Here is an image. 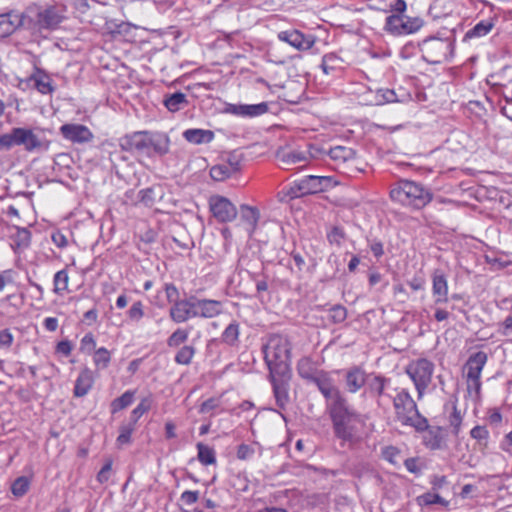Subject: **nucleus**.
<instances>
[{
  "label": "nucleus",
  "instance_id": "1",
  "mask_svg": "<svg viewBox=\"0 0 512 512\" xmlns=\"http://www.w3.org/2000/svg\"><path fill=\"white\" fill-rule=\"evenodd\" d=\"M327 411L335 437L342 443H355L359 439L360 428L364 425L362 415L349 404L348 399Z\"/></svg>",
  "mask_w": 512,
  "mask_h": 512
},
{
  "label": "nucleus",
  "instance_id": "2",
  "mask_svg": "<svg viewBox=\"0 0 512 512\" xmlns=\"http://www.w3.org/2000/svg\"><path fill=\"white\" fill-rule=\"evenodd\" d=\"M123 150L147 156H164L170 149V138L167 134L151 131H137L121 138Z\"/></svg>",
  "mask_w": 512,
  "mask_h": 512
},
{
  "label": "nucleus",
  "instance_id": "3",
  "mask_svg": "<svg viewBox=\"0 0 512 512\" xmlns=\"http://www.w3.org/2000/svg\"><path fill=\"white\" fill-rule=\"evenodd\" d=\"M262 350L270 374L281 378L287 377L291 362V342L288 336L271 334Z\"/></svg>",
  "mask_w": 512,
  "mask_h": 512
},
{
  "label": "nucleus",
  "instance_id": "4",
  "mask_svg": "<svg viewBox=\"0 0 512 512\" xmlns=\"http://www.w3.org/2000/svg\"><path fill=\"white\" fill-rule=\"evenodd\" d=\"M393 407L395 417L402 425L413 427L419 432L428 429L427 419L420 414L416 402L407 389L396 390V395L393 397Z\"/></svg>",
  "mask_w": 512,
  "mask_h": 512
},
{
  "label": "nucleus",
  "instance_id": "5",
  "mask_svg": "<svg viewBox=\"0 0 512 512\" xmlns=\"http://www.w3.org/2000/svg\"><path fill=\"white\" fill-rule=\"evenodd\" d=\"M390 197L401 205L421 209L431 202L433 195L429 188L418 182L401 180L391 189Z\"/></svg>",
  "mask_w": 512,
  "mask_h": 512
},
{
  "label": "nucleus",
  "instance_id": "6",
  "mask_svg": "<svg viewBox=\"0 0 512 512\" xmlns=\"http://www.w3.org/2000/svg\"><path fill=\"white\" fill-rule=\"evenodd\" d=\"M335 185L336 182L331 176L309 175L294 181L289 187L288 195L290 198H298L327 191Z\"/></svg>",
  "mask_w": 512,
  "mask_h": 512
},
{
  "label": "nucleus",
  "instance_id": "7",
  "mask_svg": "<svg viewBox=\"0 0 512 512\" xmlns=\"http://www.w3.org/2000/svg\"><path fill=\"white\" fill-rule=\"evenodd\" d=\"M423 59L430 64H439L447 60L453 52V42L449 38L429 37L420 44Z\"/></svg>",
  "mask_w": 512,
  "mask_h": 512
},
{
  "label": "nucleus",
  "instance_id": "8",
  "mask_svg": "<svg viewBox=\"0 0 512 512\" xmlns=\"http://www.w3.org/2000/svg\"><path fill=\"white\" fill-rule=\"evenodd\" d=\"M433 372L434 364L426 358L416 359L407 365L406 373L415 385L418 399L423 397L425 390L431 383Z\"/></svg>",
  "mask_w": 512,
  "mask_h": 512
},
{
  "label": "nucleus",
  "instance_id": "9",
  "mask_svg": "<svg viewBox=\"0 0 512 512\" xmlns=\"http://www.w3.org/2000/svg\"><path fill=\"white\" fill-rule=\"evenodd\" d=\"M312 383L317 386L318 390L325 398L327 410L347 400L336 385L335 379L332 377L331 373L327 371L320 370L318 376Z\"/></svg>",
  "mask_w": 512,
  "mask_h": 512
},
{
  "label": "nucleus",
  "instance_id": "10",
  "mask_svg": "<svg viewBox=\"0 0 512 512\" xmlns=\"http://www.w3.org/2000/svg\"><path fill=\"white\" fill-rule=\"evenodd\" d=\"M208 203L212 215L220 223L231 222L237 217L236 206L224 196L212 195Z\"/></svg>",
  "mask_w": 512,
  "mask_h": 512
},
{
  "label": "nucleus",
  "instance_id": "11",
  "mask_svg": "<svg viewBox=\"0 0 512 512\" xmlns=\"http://www.w3.org/2000/svg\"><path fill=\"white\" fill-rule=\"evenodd\" d=\"M195 318L211 319L223 313L224 304L220 300L200 298L192 295Z\"/></svg>",
  "mask_w": 512,
  "mask_h": 512
},
{
  "label": "nucleus",
  "instance_id": "12",
  "mask_svg": "<svg viewBox=\"0 0 512 512\" xmlns=\"http://www.w3.org/2000/svg\"><path fill=\"white\" fill-rule=\"evenodd\" d=\"M269 111L267 102L258 104H227L225 112L242 118H254L266 114Z\"/></svg>",
  "mask_w": 512,
  "mask_h": 512
},
{
  "label": "nucleus",
  "instance_id": "13",
  "mask_svg": "<svg viewBox=\"0 0 512 512\" xmlns=\"http://www.w3.org/2000/svg\"><path fill=\"white\" fill-rule=\"evenodd\" d=\"M25 144L27 149H31L32 130L14 128L11 132L0 135V149L9 150L13 146Z\"/></svg>",
  "mask_w": 512,
  "mask_h": 512
},
{
  "label": "nucleus",
  "instance_id": "14",
  "mask_svg": "<svg viewBox=\"0 0 512 512\" xmlns=\"http://www.w3.org/2000/svg\"><path fill=\"white\" fill-rule=\"evenodd\" d=\"M63 13L64 9L60 5L48 6L38 12L37 23L40 28L55 29L65 18Z\"/></svg>",
  "mask_w": 512,
  "mask_h": 512
},
{
  "label": "nucleus",
  "instance_id": "15",
  "mask_svg": "<svg viewBox=\"0 0 512 512\" xmlns=\"http://www.w3.org/2000/svg\"><path fill=\"white\" fill-rule=\"evenodd\" d=\"M169 317L177 324L185 323L188 320L195 318L192 295L171 305L169 309Z\"/></svg>",
  "mask_w": 512,
  "mask_h": 512
},
{
  "label": "nucleus",
  "instance_id": "16",
  "mask_svg": "<svg viewBox=\"0 0 512 512\" xmlns=\"http://www.w3.org/2000/svg\"><path fill=\"white\" fill-rule=\"evenodd\" d=\"M62 136L73 143H87L93 139L90 129L82 124H64L60 127Z\"/></svg>",
  "mask_w": 512,
  "mask_h": 512
},
{
  "label": "nucleus",
  "instance_id": "17",
  "mask_svg": "<svg viewBox=\"0 0 512 512\" xmlns=\"http://www.w3.org/2000/svg\"><path fill=\"white\" fill-rule=\"evenodd\" d=\"M278 39L298 50H308L314 45V39L311 35H305L298 30L281 31L278 34Z\"/></svg>",
  "mask_w": 512,
  "mask_h": 512
},
{
  "label": "nucleus",
  "instance_id": "18",
  "mask_svg": "<svg viewBox=\"0 0 512 512\" xmlns=\"http://www.w3.org/2000/svg\"><path fill=\"white\" fill-rule=\"evenodd\" d=\"M345 387L349 393L358 392L368 380L365 370L360 366H352L344 373Z\"/></svg>",
  "mask_w": 512,
  "mask_h": 512
},
{
  "label": "nucleus",
  "instance_id": "19",
  "mask_svg": "<svg viewBox=\"0 0 512 512\" xmlns=\"http://www.w3.org/2000/svg\"><path fill=\"white\" fill-rule=\"evenodd\" d=\"M432 295L435 305L448 301V280L443 271L439 269L432 274Z\"/></svg>",
  "mask_w": 512,
  "mask_h": 512
},
{
  "label": "nucleus",
  "instance_id": "20",
  "mask_svg": "<svg viewBox=\"0 0 512 512\" xmlns=\"http://www.w3.org/2000/svg\"><path fill=\"white\" fill-rule=\"evenodd\" d=\"M487 359V354L483 351H478L472 354L464 366L466 370V379L480 378Z\"/></svg>",
  "mask_w": 512,
  "mask_h": 512
},
{
  "label": "nucleus",
  "instance_id": "21",
  "mask_svg": "<svg viewBox=\"0 0 512 512\" xmlns=\"http://www.w3.org/2000/svg\"><path fill=\"white\" fill-rule=\"evenodd\" d=\"M269 379L272 384L273 393L276 399V403L280 408H285L289 401L288 385L284 381V378L278 375H272L269 373Z\"/></svg>",
  "mask_w": 512,
  "mask_h": 512
},
{
  "label": "nucleus",
  "instance_id": "22",
  "mask_svg": "<svg viewBox=\"0 0 512 512\" xmlns=\"http://www.w3.org/2000/svg\"><path fill=\"white\" fill-rule=\"evenodd\" d=\"M183 138L194 145L208 144L213 141L215 134L212 130L190 128L186 129L183 134Z\"/></svg>",
  "mask_w": 512,
  "mask_h": 512
},
{
  "label": "nucleus",
  "instance_id": "23",
  "mask_svg": "<svg viewBox=\"0 0 512 512\" xmlns=\"http://www.w3.org/2000/svg\"><path fill=\"white\" fill-rule=\"evenodd\" d=\"M23 24V17L15 13L0 15V38H5L12 34Z\"/></svg>",
  "mask_w": 512,
  "mask_h": 512
},
{
  "label": "nucleus",
  "instance_id": "24",
  "mask_svg": "<svg viewBox=\"0 0 512 512\" xmlns=\"http://www.w3.org/2000/svg\"><path fill=\"white\" fill-rule=\"evenodd\" d=\"M94 383L93 372L89 368H84L79 373L74 387V395L76 397L85 396Z\"/></svg>",
  "mask_w": 512,
  "mask_h": 512
},
{
  "label": "nucleus",
  "instance_id": "25",
  "mask_svg": "<svg viewBox=\"0 0 512 512\" xmlns=\"http://www.w3.org/2000/svg\"><path fill=\"white\" fill-rule=\"evenodd\" d=\"M390 380L381 375H374L372 377H368L367 380V393L376 398L377 403L380 404V399L384 395V390L389 384Z\"/></svg>",
  "mask_w": 512,
  "mask_h": 512
},
{
  "label": "nucleus",
  "instance_id": "26",
  "mask_svg": "<svg viewBox=\"0 0 512 512\" xmlns=\"http://www.w3.org/2000/svg\"><path fill=\"white\" fill-rule=\"evenodd\" d=\"M344 61L334 53L323 56L321 69L326 75L338 76L343 70Z\"/></svg>",
  "mask_w": 512,
  "mask_h": 512
},
{
  "label": "nucleus",
  "instance_id": "27",
  "mask_svg": "<svg viewBox=\"0 0 512 512\" xmlns=\"http://www.w3.org/2000/svg\"><path fill=\"white\" fill-rule=\"evenodd\" d=\"M495 26V21L491 18L479 21L474 27L469 29L464 37L463 41H470L473 39H479L491 32Z\"/></svg>",
  "mask_w": 512,
  "mask_h": 512
},
{
  "label": "nucleus",
  "instance_id": "28",
  "mask_svg": "<svg viewBox=\"0 0 512 512\" xmlns=\"http://www.w3.org/2000/svg\"><path fill=\"white\" fill-rule=\"evenodd\" d=\"M240 218L245 223L246 230L252 233L258 224L260 212L256 207L242 204L240 206Z\"/></svg>",
  "mask_w": 512,
  "mask_h": 512
},
{
  "label": "nucleus",
  "instance_id": "29",
  "mask_svg": "<svg viewBox=\"0 0 512 512\" xmlns=\"http://www.w3.org/2000/svg\"><path fill=\"white\" fill-rule=\"evenodd\" d=\"M320 370H317L313 361L309 357H302L297 363V372L299 376L308 382H313L318 376Z\"/></svg>",
  "mask_w": 512,
  "mask_h": 512
},
{
  "label": "nucleus",
  "instance_id": "30",
  "mask_svg": "<svg viewBox=\"0 0 512 512\" xmlns=\"http://www.w3.org/2000/svg\"><path fill=\"white\" fill-rule=\"evenodd\" d=\"M34 88L42 94H51L55 89L51 77L38 68L34 69Z\"/></svg>",
  "mask_w": 512,
  "mask_h": 512
},
{
  "label": "nucleus",
  "instance_id": "31",
  "mask_svg": "<svg viewBox=\"0 0 512 512\" xmlns=\"http://www.w3.org/2000/svg\"><path fill=\"white\" fill-rule=\"evenodd\" d=\"M163 104L170 112H177L188 105V100L186 94L175 92L166 95Z\"/></svg>",
  "mask_w": 512,
  "mask_h": 512
},
{
  "label": "nucleus",
  "instance_id": "32",
  "mask_svg": "<svg viewBox=\"0 0 512 512\" xmlns=\"http://www.w3.org/2000/svg\"><path fill=\"white\" fill-rule=\"evenodd\" d=\"M240 325L237 321H232L222 332L221 342L236 347L239 344Z\"/></svg>",
  "mask_w": 512,
  "mask_h": 512
},
{
  "label": "nucleus",
  "instance_id": "33",
  "mask_svg": "<svg viewBox=\"0 0 512 512\" xmlns=\"http://www.w3.org/2000/svg\"><path fill=\"white\" fill-rule=\"evenodd\" d=\"M135 398L134 390L125 391L120 397L115 398L110 404V410L112 414L129 407Z\"/></svg>",
  "mask_w": 512,
  "mask_h": 512
},
{
  "label": "nucleus",
  "instance_id": "34",
  "mask_svg": "<svg viewBox=\"0 0 512 512\" xmlns=\"http://www.w3.org/2000/svg\"><path fill=\"white\" fill-rule=\"evenodd\" d=\"M403 18L404 15L397 14L388 16L385 21V30L395 36L404 35Z\"/></svg>",
  "mask_w": 512,
  "mask_h": 512
},
{
  "label": "nucleus",
  "instance_id": "35",
  "mask_svg": "<svg viewBox=\"0 0 512 512\" xmlns=\"http://www.w3.org/2000/svg\"><path fill=\"white\" fill-rule=\"evenodd\" d=\"M196 354V348L193 345H183L175 354L174 361L179 365L188 366Z\"/></svg>",
  "mask_w": 512,
  "mask_h": 512
},
{
  "label": "nucleus",
  "instance_id": "36",
  "mask_svg": "<svg viewBox=\"0 0 512 512\" xmlns=\"http://www.w3.org/2000/svg\"><path fill=\"white\" fill-rule=\"evenodd\" d=\"M136 429V424L132 421L128 420L127 422H123L119 426V435L116 439L118 445H126L131 443V436Z\"/></svg>",
  "mask_w": 512,
  "mask_h": 512
},
{
  "label": "nucleus",
  "instance_id": "37",
  "mask_svg": "<svg viewBox=\"0 0 512 512\" xmlns=\"http://www.w3.org/2000/svg\"><path fill=\"white\" fill-rule=\"evenodd\" d=\"M328 154L332 160L343 163L354 158V151L351 148L344 146L332 147Z\"/></svg>",
  "mask_w": 512,
  "mask_h": 512
},
{
  "label": "nucleus",
  "instance_id": "38",
  "mask_svg": "<svg viewBox=\"0 0 512 512\" xmlns=\"http://www.w3.org/2000/svg\"><path fill=\"white\" fill-rule=\"evenodd\" d=\"M420 506H428L432 504H440L445 508L449 507V501L443 499L439 494L434 492H427L417 498Z\"/></svg>",
  "mask_w": 512,
  "mask_h": 512
},
{
  "label": "nucleus",
  "instance_id": "39",
  "mask_svg": "<svg viewBox=\"0 0 512 512\" xmlns=\"http://www.w3.org/2000/svg\"><path fill=\"white\" fill-rule=\"evenodd\" d=\"M189 337V330L177 328L167 339V345L170 348H177L184 344Z\"/></svg>",
  "mask_w": 512,
  "mask_h": 512
},
{
  "label": "nucleus",
  "instance_id": "40",
  "mask_svg": "<svg viewBox=\"0 0 512 512\" xmlns=\"http://www.w3.org/2000/svg\"><path fill=\"white\" fill-rule=\"evenodd\" d=\"M382 457L390 462L391 464L397 466L403 462L404 456L401 451L394 446H386L382 449Z\"/></svg>",
  "mask_w": 512,
  "mask_h": 512
},
{
  "label": "nucleus",
  "instance_id": "41",
  "mask_svg": "<svg viewBox=\"0 0 512 512\" xmlns=\"http://www.w3.org/2000/svg\"><path fill=\"white\" fill-rule=\"evenodd\" d=\"M151 399L143 398L139 404L131 411L129 420L137 424L138 420L151 409Z\"/></svg>",
  "mask_w": 512,
  "mask_h": 512
},
{
  "label": "nucleus",
  "instance_id": "42",
  "mask_svg": "<svg viewBox=\"0 0 512 512\" xmlns=\"http://www.w3.org/2000/svg\"><path fill=\"white\" fill-rule=\"evenodd\" d=\"M278 159L285 165H291L305 161L307 156L301 151H289L278 153Z\"/></svg>",
  "mask_w": 512,
  "mask_h": 512
},
{
  "label": "nucleus",
  "instance_id": "43",
  "mask_svg": "<svg viewBox=\"0 0 512 512\" xmlns=\"http://www.w3.org/2000/svg\"><path fill=\"white\" fill-rule=\"evenodd\" d=\"M233 175L232 171L223 162L214 165L210 169V176L215 181H224Z\"/></svg>",
  "mask_w": 512,
  "mask_h": 512
},
{
  "label": "nucleus",
  "instance_id": "44",
  "mask_svg": "<svg viewBox=\"0 0 512 512\" xmlns=\"http://www.w3.org/2000/svg\"><path fill=\"white\" fill-rule=\"evenodd\" d=\"M397 101V95L392 89H378L375 93V105H384L386 103H394Z\"/></svg>",
  "mask_w": 512,
  "mask_h": 512
},
{
  "label": "nucleus",
  "instance_id": "45",
  "mask_svg": "<svg viewBox=\"0 0 512 512\" xmlns=\"http://www.w3.org/2000/svg\"><path fill=\"white\" fill-rule=\"evenodd\" d=\"M197 450L198 459L200 460L201 463L209 465L215 462V453L212 448L203 443H198Z\"/></svg>",
  "mask_w": 512,
  "mask_h": 512
},
{
  "label": "nucleus",
  "instance_id": "46",
  "mask_svg": "<svg viewBox=\"0 0 512 512\" xmlns=\"http://www.w3.org/2000/svg\"><path fill=\"white\" fill-rule=\"evenodd\" d=\"M424 24V21L420 17H408L404 16V35L412 34L417 32Z\"/></svg>",
  "mask_w": 512,
  "mask_h": 512
},
{
  "label": "nucleus",
  "instance_id": "47",
  "mask_svg": "<svg viewBox=\"0 0 512 512\" xmlns=\"http://www.w3.org/2000/svg\"><path fill=\"white\" fill-rule=\"evenodd\" d=\"M127 315L131 322L139 323L145 315L143 303L135 301L127 311Z\"/></svg>",
  "mask_w": 512,
  "mask_h": 512
},
{
  "label": "nucleus",
  "instance_id": "48",
  "mask_svg": "<svg viewBox=\"0 0 512 512\" xmlns=\"http://www.w3.org/2000/svg\"><path fill=\"white\" fill-rule=\"evenodd\" d=\"M93 360H94L95 365L98 368L103 369L108 366V364L111 360V356H110L109 351L106 348L101 347V348L95 350Z\"/></svg>",
  "mask_w": 512,
  "mask_h": 512
},
{
  "label": "nucleus",
  "instance_id": "49",
  "mask_svg": "<svg viewBox=\"0 0 512 512\" xmlns=\"http://www.w3.org/2000/svg\"><path fill=\"white\" fill-rule=\"evenodd\" d=\"M68 274L65 270H60L54 275V290L56 293H62L68 288Z\"/></svg>",
  "mask_w": 512,
  "mask_h": 512
},
{
  "label": "nucleus",
  "instance_id": "50",
  "mask_svg": "<svg viewBox=\"0 0 512 512\" xmlns=\"http://www.w3.org/2000/svg\"><path fill=\"white\" fill-rule=\"evenodd\" d=\"M347 318V309L342 305H334L329 309V319L335 323L339 324L346 320Z\"/></svg>",
  "mask_w": 512,
  "mask_h": 512
},
{
  "label": "nucleus",
  "instance_id": "51",
  "mask_svg": "<svg viewBox=\"0 0 512 512\" xmlns=\"http://www.w3.org/2000/svg\"><path fill=\"white\" fill-rule=\"evenodd\" d=\"M13 239L17 248H26L30 243V232L26 228H18Z\"/></svg>",
  "mask_w": 512,
  "mask_h": 512
},
{
  "label": "nucleus",
  "instance_id": "52",
  "mask_svg": "<svg viewBox=\"0 0 512 512\" xmlns=\"http://www.w3.org/2000/svg\"><path fill=\"white\" fill-rule=\"evenodd\" d=\"M462 423V416L459 410H457L456 406L453 407V412L449 417V424L452 427V433L455 436H458L460 432V427Z\"/></svg>",
  "mask_w": 512,
  "mask_h": 512
},
{
  "label": "nucleus",
  "instance_id": "53",
  "mask_svg": "<svg viewBox=\"0 0 512 512\" xmlns=\"http://www.w3.org/2000/svg\"><path fill=\"white\" fill-rule=\"evenodd\" d=\"M235 175L241 170V157L236 153L228 155L227 159L222 161Z\"/></svg>",
  "mask_w": 512,
  "mask_h": 512
},
{
  "label": "nucleus",
  "instance_id": "54",
  "mask_svg": "<svg viewBox=\"0 0 512 512\" xmlns=\"http://www.w3.org/2000/svg\"><path fill=\"white\" fill-rule=\"evenodd\" d=\"M470 436L473 439L477 440L480 444L484 442V444L486 445L489 437V432L486 429V427L477 425L470 431Z\"/></svg>",
  "mask_w": 512,
  "mask_h": 512
},
{
  "label": "nucleus",
  "instance_id": "55",
  "mask_svg": "<svg viewBox=\"0 0 512 512\" xmlns=\"http://www.w3.org/2000/svg\"><path fill=\"white\" fill-rule=\"evenodd\" d=\"M96 346V341L92 333H87L80 341V350L90 354Z\"/></svg>",
  "mask_w": 512,
  "mask_h": 512
},
{
  "label": "nucleus",
  "instance_id": "56",
  "mask_svg": "<svg viewBox=\"0 0 512 512\" xmlns=\"http://www.w3.org/2000/svg\"><path fill=\"white\" fill-rule=\"evenodd\" d=\"M164 290L166 293L167 301L171 305L182 300V299H180L179 291H178L177 287L173 283H166L164 286Z\"/></svg>",
  "mask_w": 512,
  "mask_h": 512
},
{
  "label": "nucleus",
  "instance_id": "57",
  "mask_svg": "<svg viewBox=\"0 0 512 512\" xmlns=\"http://www.w3.org/2000/svg\"><path fill=\"white\" fill-rule=\"evenodd\" d=\"M345 238L344 231L339 227H333L332 230L327 234V239L330 244L340 246Z\"/></svg>",
  "mask_w": 512,
  "mask_h": 512
},
{
  "label": "nucleus",
  "instance_id": "58",
  "mask_svg": "<svg viewBox=\"0 0 512 512\" xmlns=\"http://www.w3.org/2000/svg\"><path fill=\"white\" fill-rule=\"evenodd\" d=\"M255 449L252 445L241 444L237 449V458L241 460H248L253 457Z\"/></svg>",
  "mask_w": 512,
  "mask_h": 512
},
{
  "label": "nucleus",
  "instance_id": "59",
  "mask_svg": "<svg viewBox=\"0 0 512 512\" xmlns=\"http://www.w3.org/2000/svg\"><path fill=\"white\" fill-rule=\"evenodd\" d=\"M426 445L431 449H438L441 446L442 438L439 430H429V438H426Z\"/></svg>",
  "mask_w": 512,
  "mask_h": 512
},
{
  "label": "nucleus",
  "instance_id": "60",
  "mask_svg": "<svg viewBox=\"0 0 512 512\" xmlns=\"http://www.w3.org/2000/svg\"><path fill=\"white\" fill-rule=\"evenodd\" d=\"M140 201L146 206H151L154 203V190L153 188L142 189L138 193Z\"/></svg>",
  "mask_w": 512,
  "mask_h": 512
},
{
  "label": "nucleus",
  "instance_id": "61",
  "mask_svg": "<svg viewBox=\"0 0 512 512\" xmlns=\"http://www.w3.org/2000/svg\"><path fill=\"white\" fill-rule=\"evenodd\" d=\"M402 463H404L409 472L414 473L415 475H417L421 470V463L417 458H404Z\"/></svg>",
  "mask_w": 512,
  "mask_h": 512
},
{
  "label": "nucleus",
  "instance_id": "62",
  "mask_svg": "<svg viewBox=\"0 0 512 512\" xmlns=\"http://www.w3.org/2000/svg\"><path fill=\"white\" fill-rule=\"evenodd\" d=\"M73 349V345L69 340H62L56 345V353L68 357Z\"/></svg>",
  "mask_w": 512,
  "mask_h": 512
},
{
  "label": "nucleus",
  "instance_id": "63",
  "mask_svg": "<svg viewBox=\"0 0 512 512\" xmlns=\"http://www.w3.org/2000/svg\"><path fill=\"white\" fill-rule=\"evenodd\" d=\"M219 403V399L209 398L200 405L199 412L209 413L210 411L216 409L219 406Z\"/></svg>",
  "mask_w": 512,
  "mask_h": 512
},
{
  "label": "nucleus",
  "instance_id": "64",
  "mask_svg": "<svg viewBox=\"0 0 512 512\" xmlns=\"http://www.w3.org/2000/svg\"><path fill=\"white\" fill-rule=\"evenodd\" d=\"M29 489V482H13L11 486L12 493L20 497L24 495Z\"/></svg>",
  "mask_w": 512,
  "mask_h": 512
}]
</instances>
